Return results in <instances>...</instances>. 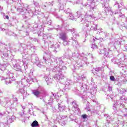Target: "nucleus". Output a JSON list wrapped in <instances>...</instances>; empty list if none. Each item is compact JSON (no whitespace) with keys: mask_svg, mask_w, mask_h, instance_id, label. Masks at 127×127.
<instances>
[{"mask_svg":"<svg viewBox=\"0 0 127 127\" xmlns=\"http://www.w3.org/2000/svg\"><path fill=\"white\" fill-rule=\"evenodd\" d=\"M31 126L32 127H38V126H39V124L37 121H34L33 122Z\"/></svg>","mask_w":127,"mask_h":127,"instance_id":"obj_1","label":"nucleus"},{"mask_svg":"<svg viewBox=\"0 0 127 127\" xmlns=\"http://www.w3.org/2000/svg\"><path fill=\"white\" fill-rule=\"evenodd\" d=\"M33 94L36 96V97H38V96H39V95L40 94V91H38V90H34L33 91Z\"/></svg>","mask_w":127,"mask_h":127,"instance_id":"obj_2","label":"nucleus"},{"mask_svg":"<svg viewBox=\"0 0 127 127\" xmlns=\"http://www.w3.org/2000/svg\"><path fill=\"white\" fill-rule=\"evenodd\" d=\"M60 38L61 39H62V40H65V39H66V36H65V35H64L62 37H61Z\"/></svg>","mask_w":127,"mask_h":127,"instance_id":"obj_3","label":"nucleus"},{"mask_svg":"<svg viewBox=\"0 0 127 127\" xmlns=\"http://www.w3.org/2000/svg\"><path fill=\"white\" fill-rule=\"evenodd\" d=\"M82 118H83V119H87L88 117L87 116V115L84 114L82 115Z\"/></svg>","mask_w":127,"mask_h":127,"instance_id":"obj_4","label":"nucleus"},{"mask_svg":"<svg viewBox=\"0 0 127 127\" xmlns=\"http://www.w3.org/2000/svg\"><path fill=\"white\" fill-rule=\"evenodd\" d=\"M110 80L111 81H115V77L114 76H110Z\"/></svg>","mask_w":127,"mask_h":127,"instance_id":"obj_5","label":"nucleus"},{"mask_svg":"<svg viewBox=\"0 0 127 127\" xmlns=\"http://www.w3.org/2000/svg\"><path fill=\"white\" fill-rule=\"evenodd\" d=\"M5 17H6V19H9V17H8V15H6L5 16Z\"/></svg>","mask_w":127,"mask_h":127,"instance_id":"obj_6","label":"nucleus"}]
</instances>
